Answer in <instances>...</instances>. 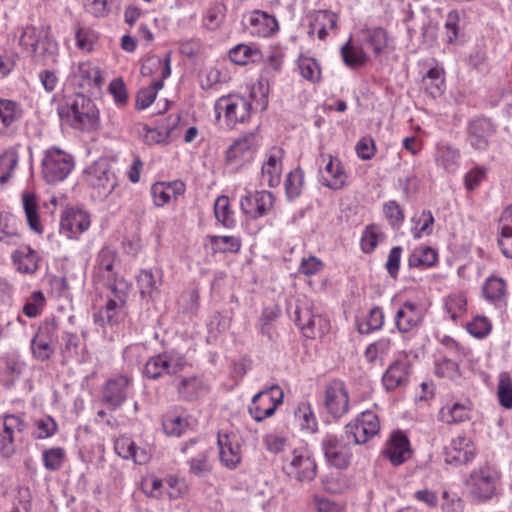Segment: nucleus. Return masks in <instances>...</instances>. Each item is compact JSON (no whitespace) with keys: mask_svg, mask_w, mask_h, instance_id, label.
I'll list each match as a JSON object with an SVG mask.
<instances>
[{"mask_svg":"<svg viewBox=\"0 0 512 512\" xmlns=\"http://www.w3.org/2000/svg\"><path fill=\"white\" fill-rule=\"evenodd\" d=\"M437 261V253L429 246L414 249L408 258L409 267H431Z\"/></svg>","mask_w":512,"mask_h":512,"instance_id":"42","label":"nucleus"},{"mask_svg":"<svg viewBox=\"0 0 512 512\" xmlns=\"http://www.w3.org/2000/svg\"><path fill=\"white\" fill-rule=\"evenodd\" d=\"M177 391L181 399L191 401L205 393L206 386L204 382L196 376L184 377L178 382Z\"/></svg>","mask_w":512,"mask_h":512,"instance_id":"35","label":"nucleus"},{"mask_svg":"<svg viewBox=\"0 0 512 512\" xmlns=\"http://www.w3.org/2000/svg\"><path fill=\"white\" fill-rule=\"evenodd\" d=\"M22 117L19 105L11 100L0 99V134L8 135L16 129Z\"/></svg>","mask_w":512,"mask_h":512,"instance_id":"26","label":"nucleus"},{"mask_svg":"<svg viewBox=\"0 0 512 512\" xmlns=\"http://www.w3.org/2000/svg\"><path fill=\"white\" fill-rule=\"evenodd\" d=\"M18 163V155L14 150H7L0 156V184L6 183Z\"/></svg>","mask_w":512,"mask_h":512,"instance_id":"54","label":"nucleus"},{"mask_svg":"<svg viewBox=\"0 0 512 512\" xmlns=\"http://www.w3.org/2000/svg\"><path fill=\"white\" fill-rule=\"evenodd\" d=\"M322 450L329 465L340 470L347 469L350 465L351 444L342 434L340 436L332 434L325 436L322 440Z\"/></svg>","mask_w":512,"mask_h":512,"instance_id":"8","label":"nucleus"},{"mask_svg":"<svg viewBox=\"0 0 512 512\" xmlns=\"http://www.w3.org/2000/svg\"><path fill=\"white\" fill-rule=\"evenodd\" d=\"M282 153L283 151L281 149H272L266 162L262 165V181L269 187H276L280 183L282 173Z\"/></svg>","mask_w":512,"mask_h":512,"instance_id":"24","label":"nucleus"},{"mask_svg":"<svg viewBox=\"0 0 512 512\" xmlns=\"http://www.w3.org/2000/svg\"><path fill=\"white\" fill-rule=\"evenodd\" d=\"M74 76L79 79V85L82 88L100 89L103 84L100 69L90 62L80 63Z\"/></svg>","mask_w":512,"mask_h":512,"instance_id":"31","label":"nucleus"},{"mask_svg":"<svg viewBox=\"0 0 512 512\" xmlns=\"http://www.w3.org/2000/svg\"><path fill=\"white\" fill-rule=\"evenodd\" d=\"M86 174L87 182L94 189V196L100 200L106 199L117 185L115 173L105 160L93 163L87 168Z\"/></svg>","mask_w":512,"mask_h":512,"instance_id":"6","label":"nucleus"},{"mask_svg":"<svg viewBox=\"0 0 512 512\" xmlns=\"http://www.w3.org/2000/svg\"><path fill=\"white\" fill-rule=\"evenodd\" d=\"M460 156V150L449 143L441 142L436 146L435 162L446 172L453 173L457 170Z\"/></svg>","mask_w":512,"mask_h":512,"instance_id":"27","label":"nucleus"},{"mask_svg":"<svg viewBox=\"0 0 512 512\" xmlns=\"http://www.w3.org/2000/svg\"><path fill=\"white\" fill-rule=\"evenodd\" d=\"M112 296L108 299L105 307L99 311L98 317L102 325H116L123 321L127 311L125 309L127 294L117 286H112Z\"/></svg>","mask_w":512,"mask_h":512,"instance_id":"14","label":"nucleus"},{"mask_svg":"<svg viewBox=\"0 0 512 512\" xmlns=\"http://www.w3.org/2000/svg\"><path fill=\"white\" fill-rule=\"evenodd\" d=\"M498 483L499 474L489 465L474 469L464 481L469 496L477 503L491 500L496 495Z\"/></svg>","mask_w":512,"mask_h":512,"instance_id":"2","label":"nucleus"},{"mask_svg":"<svg viewBox=\"0 0 512 512\" xmlns=\"http://www.w3.org/2000/svg\"><path fill=\"white\" fill-rule=\"evenodd\" d=\"M325 407L334 418H340L348 411L349 397L343 382L334 381L326 387Z\"/></svg>","mask_w":512,"mask_h":512,"instance_id":"16","label":"nucleus"},{"mask_svg":"<svg viewBox=\"0 0 512 512\" xmlns=\"http://www.w3.org/2000/svg\"><path fill=\"white\" fill-rule=\"evenodd\" d=\"M384 324V313L382 308H372L366 318L359 322L357 325L358 331L361 334H370L382 328Z\"/></svg>","mask_w":512,"mask_h":512,"instance_id":"43","label":"nucleus"},{"mask_svg":"<svg viewBox=\"0 0 512 512\" xmlns=\"http://www.w3.org/2000/svg\"><path fill=\"white\" fill-rule=\"evenodd\" d=\"M131 380L126 376H118L109 379L103 389V402L109 406L111 410L120 407L127 399Z\"/></svg>","mask_w":512,"mask_h":512,"instance_id":"19","label":"nucleus"},{"mask_svg":"<svg viewBox=\"0 0 512 512\" xmlns=\"http://www.w3.org/2000/svg\"><path fill=\"white\" fill-rule=\"evenodd\" d=\"M89 226V215L83 210H67L60 220V230L69 233L68 237H74L86 231Z\"/></svg>","mask_w":512,"mask_h":512,"instance_id":"22","label":"nucleus"},{"mask_svg":"<svg viewBox=\"0 0 512 512\" xmlns=\"http://www.w3.org/2000/svg\"><path fill=\"white\" fill-rule=\"evenodd\" d=\"M476 454L472 440L466 436H457L446 448V462L454 465H466L470 463Z\"/></svg>","mask_w":512,"mask_h":512,"instance_id":"18","label":"nucleus"},{"mask_svg":"<svg viewBox=\"0 0 512 512\" xmlns=\"http://www.w3.org/2000/svg\"><path fill=\"white\" fill-rule=\"evenodd\" d=\"M186 366L183 357H175L168 353L151 357L145 364L143 374L145 377L157 380L164 375H173L181 372Z\"/></svg>","mask_w":512,"mask_h":512,"instance_id":"10","label":"nucleus"},{"mask_svg":"<svg viewBox=\"0 0 512 512\" xmlns=\"http://www.w3.org/2000/svg\"><path fill=\"white\" fill-rule=\"evenodd\" d=\"M383 453L394 466L401 465L411 457L410 442L402 432H395L391 435Z\"/></svg>","mask_w":512,"mask_h":512,"instance_id":"20","label":"nucleus"},{"mask_svg":"<svg viewBox=\"0 0 512 512\" xmlns=\"http://www.w3.org/2000/svg\"><path fill=\"white\" fill-rule=\"evenodd\" d=\"M470 408L460 403L440 410L441 420L448 424H456L469 419Z\"/></svg>","mask_w":512,"mask_h":512,"instance_id":"46","label":"nucleus"},{"mask_svg":"<svg viewBox=\"0 0 512 512\" xmlns=\"http://www.w3.org/2000/svg\"><path fill=\"white\" fill-rule=\"evenodd\" d=\"M249 23L253 27L252 33L260 37H269L279 29L277 19L273 15L260 10L251 13Z\"/></svg>","mask_w":512,"mask_h":512,"instance_id":"29","label":"nucleus"},{"mask_svg":"<svg viewBox=\"0 0 512 512\" xmlns=\"http://www.w3.org/2000/svg\"><path fill=\"white\" fill-rule=\"evenodd\" d=\"M468 332L476 338H484L491 331V323L486 317L477 316L467 325Z\"/></svg>","mask_w":512,"mask_h":512,"instance_id":"62","label":"nucleus"},{"mask_svg":"<svg viewBox=\"0 0 512 512\" xmlns=\"http://www.w3.org/2000/svg\"><path fill=\"white\" fill-rule=\"evenodd\" d=\"M466 299L460 295L448 297L445 308L453 321H456L459 316L466 310Z\"/></svg>","mask_w":512,"mask_h":512,"instance_id":"63","label":"nucleus"},{"mask_svg":"<svg viewBox=\"0 0 512 512\" xmlns=\"http://www.w3.org/2000/svg\"><path fill=\"white\" fill-rule=\"evenodd\" d=\"M12 259L19 272L25 274H33L38 269V257L34 250L28 246H23L17 249Z\"/></svg>","mask_w":512,"mask_h":512,"instance_id":"34","label":"nucleus"},{"mask_svg":"<svg viewBox=\"0 0 512 512\" xmlns=\"http://www.w3.org/2000/svg\"><path fill=\"white\" fill-rule=\"evenodd\" d=\"M274 196L268 191H256L248 193L240 200L242 212L254 219L262 217L272 209Z\"/></svg>","mask_w":512,"mask_h":512,"instance_id":"15","label":"nucleus"},{"mask_svg":"<svg viewBox=\"0 0 512 512\" xmlns=\"http://www.w3.org/2000/svg\"><path fill=\"white\" fill-rule=\"evenodd\" d=\"M340 53L344 64L351 69L361 67L367 61L364 50L353 46L350 40L341 47Z\"/></svg>","mask_w":512,"mask_h":512,"instance_id":"41","label":"nucleus"},{"mask_svg":"<svg viewBox=\"0 0 512 512\" xmlns=\"http://www.w3.org/2000/svg\"><path fill=\"white\" fill-rule=\"evenodd\" d=\"M31 492L27 487L18 489L17 495L13 501V507L10 512H30Z\"/></svg>","mask_w":512,"mask_h":512,"instance_id":"64","label":"nucleus"},{"mask_svg":"<svg viewBox=\"0 0 512 512\" xmlns=\"http://www.w3.org/2000/svg\"><path fill=\"white\" fill-rule=\"evenodd\" d=\"M196 442L190 441L182 447V452L190 455L188 464L190 472L198 477H203L211 471L208 461V450L205 447H195Z\"/></svg>","mask_w":512,"mask_h":512,"instance_id":"21","label":"nucleus"},{"mask_svg":"<svg viewBox=\"0 0 512 512\" xmlns=\"http://www.w3.org/2000/svg\"><path fill=\"white\" fill-rule=\"evenodd\" d=\"M258 54V50H253L245 44H240L229 51V58L236 64L245 65L249 61H255L254 56Z\"/></svg>","mask_w":512,"mask_h":512,"instance_id":"59","label":"nucleus"},{"mask_svg":"<svg viewBox=\"0 0 512 512\" xmlns=\"http://www.w3.org/2000/svg\"><path fill=\"white\" fill-rule=\"evenodd\" d=\"M225 17V6L219 3L210 6L204 16L203 24L209 30L220 26Z\"/></svg>","mask_w":512,"mask_h":512,"instance_id":"57","label":"nucleus"},{"mask_svg":"<svg viewBox=\"0 0 512 512\" xmlns=\"http://www.w3.org/2000/svg\"><path fill=\"white\" fill-rule=\"evenodd\" d=\"M214 214L216 219L225 227L234 226L233 212L230 210L229 199L226 196H220L214 204Z\"/></svg>","mask_w":512,"mask_h":512,"instance_id":"52","label":"nucleus"},{"mask_svg":"<svg viewBox=\"0 0 512 512\" xmlns=\"http://www.w3.org/2000/svg\"><path fill=\"white\" fill-rule=\"evenodd\" d=\"M500 231L498 244L501 251L506 257L512 258V204L501 215Z\"/></svg>","mask_w":512,"mask_h":512,"instance_id":"33","label":"nucleus"},{"mask_svg":"<svg viewBox=\"0 0 512 512\" xmlns=\"http://www.w3.org/2000/svg\"><path fill=\"white\" fill-rule=\"evenodd\" d=\"M283 472L298 482H311L317 475V465L307 450H294L283 460Z\"/></svg>","mask_w":512,"mask_h":512,"instance_id":"4","label":"nucleus"},{"mask_svg":"<svg viewBox=\"0 0 512 512\" xmlns=\"http://www.w3.org/2000/svg\"><path fill=\"white\" fill-rule=\"evenodd\" d=\"M484 297L494 303L501 304L506 297V283L502 278L490 277L483 286Z\"/></svg>","mask_w":512,"mask_h":512,"instance_id":"39","label":"nucleus"},{"mask_svg":"<svg viewBox=\"0 0 512 512\" xmlns=\"http://www.w3.org/2000/svg\"><path fill=\"white\" fill-rule=\"evenodd\" d=\"M216 111H223L229 125L246 121L251 114V102L238 95L221 97L215 106Z\"/></svg>","mask_w":512,"mask_h":512,"instance_id":"12","label":"nucleus"},{"mask_svg":"<svg viewBox=\"0 0 512 512\" xmlns=\"http://www.w3.org/2000/svg\"><path fill=\"white\" fill-rule=\"evenodd\" d=\"M259 146V139L256 133H247L236 139L226 151V161L237 167L249 163Z\"/></svg>","mask_w":512,"mask_h":512,"instance_id":"11","label":"nucleus"},{"mask_svg":"<svg viewBox=\"0 0 512 512\" xmlns=\"http://www.w3.org/2000/svg\"><path fill=\"white\" fill-rule=\"evenodd\" d=\"M295 419L302 429H305L311 433L317 430L316 418L309 404L303 403L298 406L295 411Z\"/></svg>","mask_w":512,"mask_h":512,"instance_id":"53","label":"nucleus"},{"mask_svg":"<svg viewBox=\"0 0 512 512\" xmlns=\"http://www.w3.org/2000/svg\"><path fill=\"white\" fill-rule=\"evenodd\" d=\"M410 365L407 360H396L392 362L382 377L386 390H394L404 386L408 382Z\"/></svg>","mask_w":512,"mask_h":512,"instance_id":"23","label":"nucleus"},{"mask_svg":"<svg viewBox=\"0 0 512 512\" xmlns=\"http://www.w3.org/2000/svg\"><path fill=\"white\" fill-rule=\"evenodd\" d=\"M497 126L487 117H475L467 122L466 140L472 149L478 152L488 150Z\"/></svg>","mask_w":512,"mask_h":512,"instance_id":"7","label":"nucleus"},{"mask_svg":"<svg viewBox=\"0 0 512 512\" xmlns=\"http://www.w3.org/2000/svg\"><path fill=\"white\" fill-rule=\"evenodd\" d=\"M41 166L44 180L52 184L66 179L74 162L72 156L66 152L58 148H50L45 151Z\"/></svg>","mask_w":512,"mask_h":512,"instance_id":"3","label":"nucleus"},{"mask_svg":"<svg viewBox=\"0 0 512 512\" xmlns=\"http://www.w3.org/2000/svg\"><path fill=\"white\" fill-rule=\"evenodd\" d=\"M34 425L36 427L35 437L37 439H46L54 435L58 430L56 421L51 416H43L35 419Z\"/></svg>","mask_w":512,"mask_h":512,"instance_id":"58","label":"nucleus"},{"mask_svg":"<svg viewBox=\"0 0 512 512\" xmlns=\"http://www.w3.org/2000/svg\"><path fill=\"white\" fill-rule=\"evenodd\" d=\"M137 285L142 299H150L157 291L158 284L154 274L150 270H142L137 276Z\"/></svg>","mask_w":512,"mask_h":512,"instance_id":"50","label":"nucleus"},{"mask_svg":"<svg viewBox=\"0 0 512 512\" xmlns=\"http://www.w3.org/2000/svg\"><path fill=\"white\" fill-rule=\"evenodd\" d=\"M295 324L302 330L303 334L307 338L315 337V325L321 319L319 316H315L309 307L297 306L294 312Z\"/></svg>","mask_w":512,"mask_h":512,"instance_id":"37","label":"nucleus"},{"mask_svg":"<svg viewBox=\"0 0 512 512\" xmlns=\"http://www.w3.org/2000/svg\"><path fill=\"white\" fill-rule=\"evenodd\" d=\"M365 41L372 47L375 56L381 55L388 46V33L382 27H371L362 30Z\"/></svg>","mask_w":512,"mask_h":512,"instance_id":"38","label":"nucleus"},{"mask_svg":"<svg viewBox=\"0 0 512 512\" xmlns=\"http://www.w3.org/2000/svg\"><path fill=\"white\" fill-rule=\"evenodd\" d=\"M497 394L499 402L504 408H512V381L508 376L500 378Z\"/></svg>","mask_w":512,"mask_h":512,"instance_id":"61","label":"nucleus"},{"mask_svg":"<svg viewBox=\"0 0 512 512\" xmlns=\"http://www.w3.org/2000/svg\"><path fill=\"white\" fill-rule=\"evenodd\" d=\"M43 334L44 330H40L31 341L33 356L41 362L49 360L54 353V347L43 338Z\"/></svg>","mask_w":512,"mask_h":512,"instance_id":"48","label":"nucleus"},{"mask_svg":"<svg viewBox=\"0 0 512 512\" xmlns=\"http://www.w3.org/2000/svg\"><path fill=\"white\" fill-rule=\"evenodd\" d=\"M60 353L63 362L75 359L78 362L85 361V345L82 344L80 337L71 332H63L60 339Z\"/></svg>","mask_w":512,"mask_h":512,"instance_id":"25","label":"nucleus"},{"mask_svg":"<svg viewBox=\"0 0 512 512\" xmlns=\"http://www.w3.org/2000/svg\"><path fill=\"white\" fill-rule=\"evenodd\" d=\"M329 160L325 166V172L329 175L328 178L322 177L323 185L334 190L341 189L346 184L347 175L341 161L333 157L328 156Z\"/></svg>","mask_w":512,"mask_h":512,"instance_id":"32","label":"nucleus"},{"mask_svg":"<svg viewBox=\"0 0 512 512\" xmlns=\"http://www.w3.org/2000/svg\"><path fill=\"white\" fill-rule=\"evenodd\" d=\"M21 242L18 220L9 213H0V243L16 246Z\"/></svg>","mask_w":512,"mask_h":512,"instance_id":"30","label":"nucleus"},{"mask_svg":"<svg viewBox=\"0 0 512 512\" xmlns=\"http://www.w3.org/2000/svg\"><path fill=\"white\" fill-rule=\"evenodd\" d=\"M282 402L283 391L278 385H272L254 395L249 406V413L255 421L260 422L272 416Z\"/></svg>","mask_w":512,"mask_h":512,"instance_id":"9","label":"nucleus"},{"mask_svg":"<svg viewBox=\"0 0 512 512\" xmlns=\"http://www.w3.org/2000/svg\"><path fill=\"white\" fill-rule=\"evenodd\" d=\"M393 346V342L389 337H383L369 344L364 351V357L369 364L379 362L383 365L384 358L389 354Z\"/></svg>","mask_w":512,"mask_h":512,"instance_id":"36","label":"nucleus"},{"mask_svg":"<svg viewBox=\"0 0 512 512\" xmlns=\"http://www.w3.org/2000/svg\"><path fill=\"white\" fill-rule=\"evenodd\" d=\"M42 457L45 468L50 471H56L63 465L65 450L61 447L50 448L43 452Z\"/></svg>","mask_w":512,"mask_h":512,"instance_id":"56","label":"nucleus"},{"mask_svg":"<svg viewBox=\"0 0 512 512\" xmlns=\"http://www.w3.org/2000/svg\"><path fill=\"white\" fill-rule=\"evenodd\" d=\"M304 181V172L301 168L290 171L285 179V193L289 200H294L301 194Z\"/></svg>","mask_w":512,"mask_h":512,"instance_id":"44","label":"nucleus"},{"mask_svg":"<svg viewBox=\"0 0 512 512\" xmlns=\"http://www.w3.org/2000/svg\"><path fill=\"white\" fill-rule=\"evenodd\" d=\"M342 435L351 445L364 444L370 439L367 429L361 425L357 418L345 426V431Z\"/></svg>","mask_w":512,"mask_h":512,"instance_id":"51","label":"nucleus"},{"mask_svg":"<svg viewBox=\"0 0 512 512\" xmlns=\"http://www.w3.org/2000/svg\"><path fill=\"white\" fill-rule=\"evenodd\" d=\"M61 118L64 115L70 125L79 130H95L99 126V111L95 103L83 94H76L67 102V111L59 108Z\"/></svg>","mask_w":512,"mask_h":512,"instance_id":"1","label":"nucleus"},{"mask_svg":"<svg viewBox=\"0 0 512 512\" xmlns=\"http://www.w3.org/2000/svg\"><path fill=\"white\" fill-rule=\"evenodd\" d=\"M185 186L180 181L174 182H157L151 187V194L153 197L154 204L158 207H161L167 204L172 197L176 198L177 196L184 193Z\"/></svg>","mask_w":512,"mask_h":512,"instance_id":"28","label":"nucleus"},{"mask_svg":"<svg viewBox=\"0 0 512 512\" xmlns=\"http://www.w3.org/2000/svg\"><path fill=\"white\" fill-rule=\"evenodd\" d=\"M424 312L421 306L411 301H405L395 314V326L400 333H408L421 325Z\"/></svg>","mask_w":512,"mask_h":512,"instance_id":"17","label":"nucleus"},{"mask_svg":"<svg viewBox=\"0 0 512 512\" xmlns=\"http://www.w3.org/2000/svg\"><path fill=\"white\" fill-rule=\"evenodd\" d=\"M210 244L215 252L236 253L241 248V240L235 236H209Z\"/></svg>","mask_w":512,"mask_h":512,"instance_id":"45","label":"nucleus"},{"mask_svg":"<svg viewBox=\"0 0 512 512\" xmlns=\"http://www.w3.org/2000/svg\"><path fill=\"white\" fill-rule=\"evenodd\" d=\"M217 444L221 464L230 470H235L242 460L240 438L234 433L219 432Z\"/></svg>","mask_w":512,"mask_h":512,"instance_id":"13","label":"nucleus"},{"mask_svg":"<svg viewBox=\"0 0 512 512\" xmlns=\"http://www.w3.org/2000/svg\"><path fill=\"white\" fill-rule=\"evenodd\" d=\"M300 73L303 78L310 82H317L320 80V67L315 59L312 58H300L298 62Z\"/></svg>","mask_w":512,"mask_h":512,"instance_id":"60","label":"nucleus"},{"mask_svg":"<svg viewBox=\"0 0 512 512\" xmlns=\"http://www.w3.org/2000/svg\"><path fill=\"white\" fill-rule=\"evenodd\" d=\"M180 117L176 116L171 127L165 128H149L148 126H143L142 139L148 145H154L163 143L167 140L170 134V130L179 122Z\"/></svg>","mask_w":512,"mask_h":512,"instance_id":"49","label":"nucleus"},{"mask_svg":"<svg viewBox=\"0 0 512 512\" xmlns=\"http://www.w3.org/2000/svg\"><path fill=\"white\" fill-rule=\"evenodd\" d=\"M40 37L41 32L34 26H26L19 37V44L26 52L36 53Z\"/></svg>","mask_w":512,"mask_h":512,"instance_id":"55","label":"nucleus"},{"mask_svg":"<svg viewBox=\"0 0 512 512\" xmlns=\"http://www.w3.org/2000/svg\"><path fill=\"white\" fill-rule=\"evenodd\" d=\"M444 79L439 68H431L423 77V85L427 94L435 98L442 93Z\"/></svg>","mask_w":512,"mask_h":512,"instance_id":"47","label":"nucleus"},{"mask_svg":"<svg viewBox=\"0 0 512 512\" xmlns=\"http://www.w3.org/2000/svg\"><path fill=\"white\" fill-rule=\"evenodd\" d=\"M27 424L17 415H5L0 422V455L11 458L20 447Z\"/></svg>","mask_w":512,"mask_h":512,"instance_id":"5","label":"nucleus"},{"mask_svg":"<svg viewBox=\"0 0 512 512\" xmlns=\"http://www.w3.org/2000/svg\"><path fill=\"white\" fill-rule=\"evenodd\" d=\"M22 202L29 227L36 233H42L43 229L39 221L38 205L35 195L30 192L23 193Z\"/></svg>","mask_w":512,"mask_h":512,"instance_id":"40","label":"nucleus"}]
</instances>
